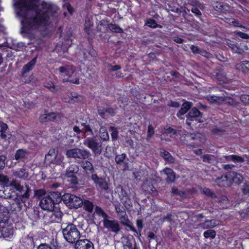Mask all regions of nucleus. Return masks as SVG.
<instances>
[{
  "label": "nucleus",
  "mask_w": 249,
  "mask_h": 249,
  "mask_svg": "<svg viewBox=\"0 0 249 249\" xmlns=\"http://www.w3.org/2000/svg\"><path fill=\"white\" fill-rule=\"evenodd\" d=\"M82 206H84V209L85 211L92 213L94 208V205L93 203L89 200L83 199Z\"/></svg>",
  "instance_id": "c85d7f7f"
},
{
  "label": "nucleus",
  "mask_w": 249,
  "mask_h": 249,
  "mask_svg": "<svg viewBox=\"0 0 249 249\" xmlns=\"http://www.w3.org/2000/svg\"><path fill=\"white\" fill-rule=\"evenodd\" d=\"M108 28L111 31L115 33H121L123 32V29L116 24H109Z\"/></svg>",
  "instance_id": "ea45409f"
},
{
  "label": "nucleus",
  "mask_w": 249,
  "mask_h": 249,
  "mask_svg": "<svg viewBox=\"0 0 249 249\" xmlns=\"http://www.w3.org/2000/svg\"><path fill=\"white\" fill-rule=\"evenodd\" d=\"M75 249H94L93 243L88 239L79 240L74 245Z\"/></svg>",
  "instance_id": "2eb2a0df"
},
{
  "label": "nucleus",
  "mask_w": 249,
  "mask_h": 249,
  "mask_svg": "<svg viewBox=\"0 0 249 249\" xmlns=\"http://www.w3.org/2000/svg\"><path fill=\"white\" fill-rule=\"evenodd\" d=\"M66 155L69 158L86 160L91 156V154L88 150L75 148L68 150Z\"/></svg>",
  "instance_id": "0eeeda50"
},
{
  "label": "nucleus",
  "mask_w": 249,
  "mask_h": 249,
  "mask_svg": "<svg viewBox=\"0 0 249 249\" xmlns=\"http://www.w3.org/2000/svg\"><path fill=\"white\" fill-rule=\"evenodd\" d=\"M161 157L168 163H173L175 162L174 158L168 152L163 150L160 152Z\"/></svg>",
  "instance_id": "a878e982"
},
{
  "label": "nucleus",
  "mask_w": 249,
  "mask_h": 249,
  "mask_svg": "<svg viewBox=\"0 0 249 249\" xmlns=\"http://www.w3.org/2000/svg\"><path fill=\"white\" fill-rule=\"evenodd\" d=\"M232 23L231 24V26H234V27H239L240 28H245V29H246V28L244 26H242L239 22V21L235 19V18L233 19V21H232Z\"/></svg>",
  "instance_id": "052dcab7"
},
{
  "label": "nucleus",
  "mask_w": 249,
  "mask_h": 249,
  "mask_svg": "<svg viewBox=\"0 0 249 249\" xmlns=\"http://www.w3.org/2000/svg\"><path fill=\"white\" fill-rule=\"evenodd\" d=\"M81 125L84 126V128L82 129V131L85 133L89 132L91 133L92 135H93V131L89 125H86L84 123L81 124Z\"/></svg>",
  "instance_id": "13d9d810"
},
{
  "label": "nucleus",
  "mask_w": 249,
  "mask_h": 249,
  "mask_svg": "<svg viewBox=\"0 0 249 249\" xmlns=\"http://www.w3.org/2000/svg\"><path fill=\"white\" fill-rule=\"evenodd\" d=\"M187 3L193 6H198L200 7V4L196 0H187Z\"/></svg>",
  "instance_id": "338daca9"
},
{
  "label": "nucleus",
  "mask_w": 249,
  "mask_h": 249,
  "mask_svg": "<svg viewBox=\"0 0 249 249\" xmlns=\"http://www.w3.org/2000/svg\"><path fill=\"white\" fill-rule=\"evenodd\" d=\"M154 134V128L152 125H149L148 126L147 137L151 138Z\"/></svg>",
  "instance_id": "680f3d73"
},
{
  "label": "nucleus",
  "mask_w": 249,
  "mask_h": 249,
  "mask_svg": "<svg viewBox=\"0 0 249 249\" xmlns=\"http://www.w3.org/2000/svg\"><path fill=\"white\" fill-rule=\"evenodd\" d=\"M13 174L14 176L19 178H26L29 176L28 172H26L24 169H20L18 171H14Z\"/></svg>",
  "instance_id": "c756f323"
},
{
  "label": "nucleus",
  "mask_w": 249,
  "mask_h": 249,
  "mask_svg": "<svg viewBox=\"0 0 249 249\" xmlns=\"http://www.w3.org/2000/svg\"><path fill=\"white\" fill-rule=\"evenodd\" d=\"M242 192L244 195H247L249 193V183L245 182L244 183Z\"/></svg>",
  "instance_id": "4d7b16f0"
},
{
  "label": "nucleus",
  "mask_w": 249,
  "mask_h": 249,
  "mask_svg": "<svg viewBox=\"0 0 249 249\" xmlns=\"http://www.w3.org/2000/svg\"><path fill=\"white\" fill-rule=\"evenodd\" d=\"M241 101L245 104H249V95H243L240 97Z\"/></svg>",
  "instance_id": "e2e57ef3"
},
{
  "label": "nucleus",
  "mask_w": 249,
  "mask_h": 249,
  "mask_svg": "<svg viewBox=\"0 0 249 249\" xmlns=\"http://www.w3.org/2000/svg\"><path fill=\"white\" fill-rule=\"evenodd\" d=\"M163 172L166 176L165 180L167 182L172 183L175 181L176 174L172 169L166 168L163 170Z\"/></svg>",
  "instance_id": "412c9836"
},
{
  "label": "nucleus",
  "mask_w": 249,
  "mask_h": 249,
  "mask_svg": "<svg viewBox=\"0 0 249 249\" xmlns=\"http://www.w3.org/2000/svg\"><path fill=\"white\" fill-rule=\"evenodd\" d=\"M63 202L70 209H78L82 206L83 199L81 197L74 195L66 193L60 196V201Z\"/></svg>",
  "instance_id": "39448f33"
},
{
  "label": "nucleus",
  "mask_w": 249,
  "mask_h": 249,
  "mask_svg": "<svg viewBox=\"0 0 249 249\" xmlns=\"http://www.w3.org/2000/svg\"><path fill=\"white\" fill-rule=\"evenodd\" d=\"M173 215L172 214H168L167 215L164 216L163 217V221H167L169 222H173Z\"/></svg>",
  "instance_id": "69168bd1"
},
{
  "label": "nucleus",
  "mask_w": 249,
  "mask_h": 249,
  "mask_svg": "<svg viewBox=\"0 0 249 249\" xmlns=\"http://www.w3.org/2000/svg\"><path fill=\"white\" fill-rule=\"evenodd\" d=\"M83 144L90 149L95 156H98L101 154L103 150L102 143L96 138L88 137L84 140Z\"/></svg>",
  "instance_id": "423d86ee"
},
{
  "label": "nucleus",
  "mask_w": 249,
  "mask_h": 249,
  "mask_svg": "<svg viewBox=\"0 0 249 249\" xmlns=\"http://www.w3.org/2000/svg\"><path fill=\"white\" fill-rule=\"evenodd\" d=\"M145 24L148 26L153 28L157 27L158 25L156 21L153 19H148Z\"/></svg>",
  "instance_id": "3c124183"
},
{
  "label": "nucleus",
  "mask_w": 249,
  "mask_h": 249,
  "mask_svg": "<svg viewBox=\"0 0 249 249\" xmlns=\"http://www.w3.org/2000/svg\"><path fill=\"white\" fill-rule=\"evenodd\" d=\"M187 138L189 140H195L196 142L193 143V145L198 146L204 142L205 138L204 136L199 133L196 132L191 133L187 135Z\"/></svg>",
  "instance_id": "4468645a"
},
{
  "label": "nucleus",
  "mask_w": 249,
  "mask_h": 249,
  "mask_svg": "<svg viewBox=\"0 0 249 249\" xmlns=\"http://www.w3.org/2000/svg\"><path fill=\"white\" fill-rule=\"evenodd\" d=\"M225 158L227 161L232 160L235 163H243L245 161L243 158L238 155L226 156L225 157Z\"/></svg>",
  "instance_id": "bb28decb"
},
{
  "label": "nucleus",
  "mask_w": 249,
  "mask_h": 249,
  "mask_svg": "<svg viewBox=\"0 0 249 249\" xmlns=\"http://www.w3.org/2000/svg\"><path fill=\"white\" fill-rule=\"evenodd\" d=\"M47 115L50 121H54L60 118V114L55 112L47 113Z\"/></svg>",
  "instance_id": "a18cd8bd"
},
{
  "label": "nucleus",
  "mask_w": 249,
  "mask_h": 249,
  "mask_svg": "<svg viewBox=\"0 0 249 249\" xmlns=\"http://www.w3.org/2000/svg\"><path fill=\"white\" fill-rule=\"evenodd\" d=\"M115 210L117 213L121 214L122 213L124 212L125 211L124 209L121 207L120 204L115 205Z\"/></svg>",
  "instance_id": "0e129e2a"
},
{
  "label": "nucleus",
  "mask_w": 249,
  "mask_h": 249,
  "mask_svg": "<svg viewBox=\"0 0 249 249\" xmlns=\"http://www.w3.org/2000/svg\"><path fill=\"white\" fill-rule=\"evenodd\" d=\"M236 69L244 73L249 71V61L245 60L241 61L235 66Z\"/></svg>",
  "instance_id": "5701e85b"
},
{
  "label": "nucleus",
  "mask_w": 249,
  "mask_h": 249,
  "mask_svg": "<svg viewBox=\"0 0 249 249\" xmlns=\"http://www.w3.org/2000/svg\"><path fill=\"white\" fill-rule=\"evenodd\" d=\"M136 225L138 228L137 230V234H135L136 237H140L141 235V232L143 228V223L142 220L137 219L136 221Z\"/></svg>",
  "instance_id": "58836bf2"
},
{
  "label": "nucleus",
  "mask_w": 249,
  "mask_h": 249,
  "mask_svg": "<svg viewBox=\"0 0 249 249\" xmlns=\"http://www.w3.org/2000/svg\"><path fill=\"white\" fill-rule=\"evenodd\" d=\"M23 242L27 248H32L35 247L34 241L32 237H25L23 239Z\"/></svg>",
  "instance_id": "72a5a7b5"
},
{
  "label": "nucleus",
  "mask_w": 249,
  "mask_h": 249,
  "mask_svg": "<svg viewBox=\"0 0 249 249\" xmlns=\"http://www.w3.org/2000/svg\"><path fill=\"white\" fill-rule=\"evenodd\" d=\"M203 192L207 196H211L212 197H215V195L211 192V190L207 188H204L202 189Z\"/></svg>",
  "instance_id": "864d4df0"
},
{
  "label": "nucleus",
  "mask_w": 249,
  "mask_h": 249,
  "mask_svg": "<svg viewBox=\"0 0 249 249\" xmlns=\"http://www.w3.org/2000/svg\"><path fill=\"white\" fill-rule=\"evenodd\" d=\"M193 104L190 102L184 103L177 115L178 118L182 119L181 116L185 114L192 107Z\"/></svg>",
  "instance_id": "4be33fe9"
},
{
  "label": "nucleus",
  "mask_w": 249,
  "mask_h": 249,
  "mask_svg": "<svg viewBox=\"0 0 249 249\" xmlns=\"http://www.w3.org/2000/svg\"><path fill=\"white\" fill-rule=\"evenodd\" d=\"M119 218L121 221V223L122 225H127V222H129L128 216L126 213L125 211L122 213L121 214H118Z\"/></svg>",
  "instance_id": "e433bc0d"
},
{
  "label": "nucleus",
  "mask_w": 249,
  "mask_h": 249,
  "mask_svg": "<svg viewBox=\"0 0 249 249\" xmlns=\"http://www.w3.org/2000/svg\"><path fill=\"white\" fill-rule=\"evenodd\" d=\"M207 99L211 103H217L221 101L222 98L215 95H208Z\"/></svg>",
  "instance_id": "a19ab883"
},
{
  "label": "nucleus",
  "mask_w": 249,
  "mask_h": 249,
  "mask_svg": "<svg viewBox=\"0 0 249 249\" xmlns=\"http://www.w3.org/2000/svg\"><path fill=\"white\" fill-rule=\"evenodd\" d=\"M34 195L35 196H42V197L45 196H46V191H45V190L42 189L35 190Z\"/></svg>",
  "instance_id": "de8ad7c7"
},
{
  "label": "nucleus",
  "mask_w": 249,
  "mask_h": 249,
  "mask_svg": "<svg viewBox=\"0 0 249 249\" xmlns=\"http://www.w3.org/2000/svg\"><path fill=\"white\" fill-rule=\"evenodd\" d=\"M172 193L174 195L179 196L181 198H184L186 196L185 192L179 191L177 188L175 187L172 188Z\"/></svg>",
  "instance_id": "37998d69"
},
{
  "label": "nucleus",
  "mask_w": 249,
  "mask_h": 249,
  "mask_svg": "<svg viewBox=\"0 0 249 249\" xmlns=\"http://www.w3.org/2000/svg\"><path fill=\"white\" fill-rule=\"evenodd\" d=\"M95 213H96L98 215L101 216L103 218L102 220H105V219L106 220L110 217L101 207L98 206L95 207Z\"/></svg>",
  "instance_id": "2f4dec72"
},
{
  "label": "nucleus",
  "mask_w": 249,
  "mask_h": 249,
  "mask_svg": "<svg viewBox=\"0 0 249 249\" xmlns=\"http://www.w3.org/2000/svg\"><path fill=\"white\" fill-rule=\"evenodd\" d=\"M57 150L55 151V149H51L48 154L45 156V160L50 162L54 163L57 164H60L61 162V158L60 160H57Z\"/></svg>",
  "instance_id": "dca6fc26"
},
{
  "label": "nucleus",
  "mask_w": 249,
  "mask_h": 249,
  "mask_svg": "<svg viewBox=\"0 0 249 249\" xmlns=\"http://www.w3.org/2000/svg\"><path fill=\"white\" fill-rule=\"evenodd\" d=\"M10 185L12 187H14L17 191L19 190V187L20 186V183L19 181L16 180H13L10 183Z\"/></svg>",
  "instance_id": "5fc2aeb1"
},
{
  "label": "nucleus",
  "mask_w": 249,
  "mask_h": 249,
  "mask_svg": "<svg viewBox=\"0 0 249 249\" xmlns=\"http://www.w3.org/2000/svg\"><path fill=\"white\" fill-rule=\"evenodd\" d=\"M217 225V221L214 219L206 220L204 223H200L199 226L204 229H211Z\"/></svg>",
  "instance_id": "b1692460"
},
{
  "label": "nucleus",
  "mask_w": 249,
  "mask_h": 249,
  "mask_svg": "<svg viewBox=\"0 0 249 249\" xmlns=\"http://www.w3.org/2000/svg\"><path fill=\"white\" fill-rule=\"evenodd\" d=\"M36 62V58L34 57L27 64L24 65L21 71V76L22 77H25L26 74L29 73L34 68Z\"/></svg>",
  "instance_id": "a211bd4d"
},
{
  "label": "nucleus",
  "mask_w": 249,
  "mask_h": 249,
  "mask_svg": "<svg viewBox=\"0 0 249 249\" xmlns=\"http://www.w3.org/2000/svg\"><path fill=\"white\" fill-rule=\"evenodd\" d=\"M109 129L111 131V136L113 140L116 139L118 138V132L116 128L111 126Z\"/></svg>",
  "instance_id": "49530a36"
},
{
  "label": "nucleus",
  "mask_w": 249,
  "mask_h": 249,
  "mask_svg": "<svg viewBox=\"0 0 249 249\" xmlns=\"http://www.w3.org/2000/svg\"><path fill=\"white\" fill-rule=\"evenodd\" d=\"M63 213L59 210L50 211L48 213L46 214L44 216L45 222L47 224L53 222L59 223L62 220Z\"/></svg>",
  "instance_id": "9d476101"
},
{
  "label": "nucleus",
  "mask_w": 249,
  "mask_h": 249,
  "mask_svg": "<svg viewBox=\"0 0 249 249\" xmlns=\"http://www.w3.org/2000/svg\"><path fill=\"white\" fill-rule=\"evenodd\" d=\"M6 157L4 155H0V171L3 170L5 166Z\"/></svg>",
  "instance_id": "603ef678"
},
{
  "label": "nucleus",
  "mask_w": 249,
  "mask_h": 249,
  "mask_svg": "<svg viewBox=\"0 0 249 249\" xmlns=\"http://www.w3.org/2000/svg\"><path fill=\"white\" fill-rule=\"evenodd\" d=\"M203 235L206 238H211L213 239L216 236V232L213 230H208L204 232Z\"/></svg>",
  "instance_id": "4c0bfd02"
},
{
  "label": "nucleus",
  "mask_w": 249,
  "mask_h": 249,
  "mask_svg": "<svg viewBox=\"0 0 249 249\" xmlns=\"http://www.w3.org/2000/svg\"><path fill=\"white\" fill-rule=\"evenodd\" d=\"M91 178L98 189L103 191L108 189V185L105 178L98 177L96 174H92Z\"/></svg>",
  "instance_id": "9b49d317"
},
{
  "label": "nucleus",
  "mask_w": 249,
  "mask_h": 249,
  "mask_svg": "<svg viewBox=\"0 0 249 249\" xmlns=\"http://www.w3.org/2000/svg\"><path fill=\"white\" fill-rule=\"evenodd\" d=\"M115 161L117 164L124 163V170L128 169V159L127 158L125 154L122 153L120 155H117L115 158Z\"/></svg>",
  "instance_id": "f3484780"
},
{
  "label": "nucleus",
  "mask_w": 249,
  "mask_h": 249,
  "mask_svg": "<svg viewBox=\"0 0 249 249\" xmlns=\"http://www.w3.org/2000/svg\"><path fill=\"white\" fill-rule=\"evenodd\" d=\"M56 71H58L63 82H70L76 84H79V78L78 77L71 78L72 75L75 71V68L72 66L65 65L61 66L56 69Z\"/></svg>",
  "instance_id": "7ed1b4c3"
},
{
  "label": "nucleus",
  "mask_w": 249,
  "mask_h": 249,
  "mask_svg": "<svg viewBox=\"0 0 249 249\" xmlns=\"http://www.w3.org/2000/svg\"><path fill=\"white\" fill-rule=\"evenodd\" d=\"M9 217L8 209L3 205L0 206V223H5Z\"/></svg>",
  "instance_id": "aec40b11"
},
{
  "label": "nucleus",
  "mask_w": 249,
  "mask_h": 249,
  "mask_svg": "<svg viewBox=\"0 0 249 249\" xmlns=\"http://www.w3.org/2000/svg\"><path fill=\"white\" fill-rule=\"evenodd\" d=\"M203 161L205 162L212 163L214 161V157L211 155H205L202 157Z\"/></svg>",
  "instance_id": "c03bdc74"
},
{
  "label": "nucleus",
  "mask_w": 249,
  "mask_h": 249,
  "mask_svg": "<svg viewBox=\"0 0 249 249\" xmlns=\"http://www.w3.org/2000/svg\"><path fill=\"white\" fill-rule=\"evenodd\" d=\"M227 45L233 51V52L239 54H242L245 52L246 51L248 50V48L247 46L245 45L243 48H241L237 46L236 44H234L231 40L227 42Z\"/></svg>",
  "instance_id": "6ab92c4d"
},
{
  "label": "nucleus",
  "mask_w": 249,
  "mask_h": 249,
  "mask_svg": "<svg viewBox=\"0 0 249 249\" xmlns=\"http://www.w3.org/2000/svg\"><path fill=\"white\" fill-rule=\"evenodd\" d=\"M119 244L122 245L123 249H138L135 241L128 237H122Z\"/></svg>",
  "instance_id": "ddd939ff"
},
{
  "label": "nucleus",
  "mask_w": 249,
  "mask_h": 249,
  "mask_svg": "<svg viewBox=\"0 0 249 249\" xmlns=\"http://www.w3.org/2000/svg\"><path fill=\"white\" fill-rule=\"evenodd\" d=\"M31 191V189L27 188L26 193H24L21 195H17L16 197L15 198L14 201L15 204L20 210H22L23 207L25 206V203L29 198Z\"/></svg>",
  "instance_id": "f8f14e48"
},
{
  "label": "nucleus",
  "mask_w": 249,
  "mask_h": 249,
  "mask_svg": "<svg viewBox=\"0 0 249 249\" xmlns=\"http://www.w3.org/2000/svg\"><path fill=\"white\" fill-rule=\"evenodd\" d=\"M202 113L196 107L193 108L189 113L187 115V117L191 121L194 119L201 116Z\"/></svg>",
  "instance_id": "393cba45"
},
{
  "label": "nucleus",
  "mask_w": 249,
  "mask_h": 249,
  "mask_svg": "<svg viewBox=\"0 0 249 249\" xmlns=\"http://www.w3.org/2000/svg\"><path fill=\"white\" fill-rule=\"evenodd\" d=\"M79 166L75 164H71L66 169L65 176L68 178V181L71 184H77L78 179L76 174L79 171Z\"/></svg>",
  "instance_id": "6e6552de"
},
{
  "label": "nucleus",
  "mask_w": 249,
  "mask_h": 249,
  "mask_svg": "<svg viewBox=\"0 0 249 249\" xmlns=\"http://www.w3.org/2000/svg\"><path fill=\"white\" fill-rule=\"evenodd\" d=\"M101 139L105 141H107L109 139V135L107 132H103L100 134Z\"/></svg>",
  "instance_id": "774afa93"
},
{
  "label": "nucleus",
  "mask_w": 249,
  "mask_h": 249,
  "mask_svg": "<svg viewBox=\"0 0 249 249\" xmlns=\"http://www.w3.org/2000/svg\"><path fill=\"white\" fill-rule=\"evenodd\" d=\"M9 182V178H8L3 175L1 174L0 173V182L2 183L3 185H6Z\"/></svg>",
  "instance_id": "6e6d98bb"
},
{
  "label": "nucleus",
  "mask_w": 249,
  "mask_h": 249,
  "mask_svg": "<svg viewBox=\"0 0 249 249\" xmlns=\"http://www.w3.org/2000/svg\"><path fill=\"white\" fill-rule=\"evenodd\" d=\"M82 167L87 172H90L92 173L94 170L92 163L88 160L83 161L82 162Z\"/></svg>",
  "instance_id": "f704fd0d"
},
{
  "label": "nucleus",
  "mask_w": 249,
  "mask_h": 249,
  "mask_svg": "<svg viewBox=\"0 0 249 249\" xmlns=\"http://www.w3.org/2000/svg\"><path fill=\"white\" fill-rule=\"evenodd\" d=\"M82 100V97L76 92H72L71 93L70 99L66 102L70 103H74L81 101Z\"/></svg>",
  "instance_id": "7c9ffc66"
},
{
  "label": "nucleus",
  "mask_w": 249,
  "mask_h": 249,
  "mask_svg": "<svg viewBox=\"0 0 249 249\" xmlns=\"http://www.w3.org/2000/svg\"><path fill=\"white\" fill-rule=\"evenodd\" d=\"M61 194L59 192H51L43 196L40 201V207L48 211L53 210L54 205L60 201Z\"/></svg>",
  "instance_id": "f03ea898"
},
{
  "label": "nucleus",
  "mask_w": 249,
  "mask_h": 249,
  "mask_svg": "<svg viewBox=\"0 0 249 249\" xmlns=\"http://www.w3.org/2000/svg\"><path fill=\"white\" fill-rule=\"evenodd\" d=\"M27 152L26 151L20 149L16 151L15 155L14 156V158L17 160H21L25 158Z\"/></svg>",
  "instance_id": "473e14b6"
},
{
  "label": "nucleus",
  "mask_w": 249,
  "mask_h": 249,
  "mask_svg": "<svg viewBox=\"0 0 249 249\" xmlns=\"http://www.w3.org/2000/svg\"><path fill=\"white\" fill-rule=\"evenodd\" d=\"M45 87L49 89L50 91L53 92H56L58 90V89L53 85V83H48L47 85L45 86Z\"/></svg>",
  "instance_id": "bf43d9fd"
},
{
  "label": "nucleus",
  "mask_w": 249,
  "mask_h": 249,
  "mask_svg": "<svg viewBox=\"0 0 249 249\" xmlns=\"http://www.w3.org/2000/svg\"><path fill=\"white\" fill-rule=\"evenodd\" d=\"M233 174V181L237 184H240L243 181V177L241 174L236 173H234Z\"/></svg>",
  "instance_id": "79ce46f5"
},
{
  "label": "nucleus",
  "mask_w": 249,
  "mask_h": 249,
  "mask_svg": "<svg viewBox=\"0 0 249 249\" xmlns=\"http://www.w3.org/2000/svg\"><path fill=\"white\" fill-rule=\"evenodd\" d=\"M103 226L108 231L118 234L121 231V226L119 222L115 219H111L110 217L105 220H102Z\"/></svg>",
  "instance_id": "1a4fd4ad"
},
{
  "label": "nucleus",
  "mask_w": 249,
  "mask_h": 249,
  "mask_svg": "<svg viewBox=\"0 0 249 249\" xmlns=\"http://www.w3.org/2000/svg\"><path fill=\"white\" fill-rule=\"evenodd\" d=\"M47 111H45V113L40 115L39 117V121L42 123H46L50 121L48 119Z\"/></svg>",
  "instance_id": "09e8293b"
},
{
  "label": "nucleus",
  "mask_w": 249,
  "mask_h": 249,
  "mask_svg": "<svg viewBox=\"0 0 249 249\" xmlns=\"http://www.w3.org/2000/svg\"><path fill=\"white\" fill-rule=\"evenodd\" d=\"M62 232L65 240L71 244H75L79 240L81 236L76 226L72 223H69L63 228Z\"/></svg>",
  "instance_id": "20e7f679"
},
{
  "label": "nucleus",
  "mask_w": 249,
  "mask_h": 249,
  "mask_svg": "<svg viewBox=\"0 0 249 249\" xmlns=\"http://www.w3.org/2000/svg\"><path fill=\"white\" fill-rule=\"evenodd\" d=\"M17 16L20 20V33L24 37L32 40L36 30L48 24L50 16L53 15L56 8L42 2L38 5V0H14Z\"/></svg>",
  "instance_id": "f257e3e1"
},
{
  "label": "nucleus",
  "mask_w": 249,
  "mask_h": 249,
  "mask_svg": "<svg viewBox=\"0 0 249 249\" xmlns=\"http://www.w3.org/2000/svg\"><path fill=\"white\" fill-rule=\"evenodd\" d=\"M216 182L221 187L228 186L229 184L227 176H222L221 177L217 178Z\"/></svg>",
  "instance_id": "cd10ccee"
},
{
  "label": "nucleus",
  "mask_w": 249,
  "mask_h": 249,
  "mask_svg": "<svg viewBox=\"0 0 249 249\" xmlns=\"http://www.w3.org/2000/svg\"><path fill=\"white\" fill-rule=\"evenodd\" d=\"M234 34L243 39H249V35L247 34L237 31H234Z\"/></svg>",
  "instance_id": "8fccbe9b"
},
{
  "label": "nucleus",
  "mask_w": 249,
  "mask_h": 249,
  "mask_svg": "<svg viewBox=\"0 0 249 249\" xmlns=\"http://www.w3.org/2000/svg\"><path fill=\"white\" fill-rule=\"evenodd\" d=\"M1 232L4 237H8L13 235V231L10 227H3Z\"/></svg>",
  "instance_id": "c9c22d12"
}]
</instances>
